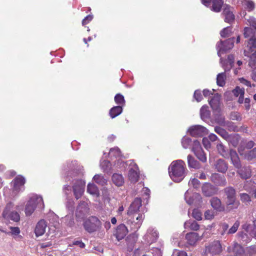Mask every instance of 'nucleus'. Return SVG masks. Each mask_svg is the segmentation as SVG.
Masks as SVG:
<instances>
[{"mask_svg": "<svg viewBox=\"0 0 256 256\" xmlns=\"http://www.w3.org/2000/svg\"><path fill=\"white\" fill-rule=\"evenodd\" d=\"M170 178L176 182L182 181L187 174L186 163L182 160H174L168 167Z\"/></svg>", "mask_w": 256, "mask_h": 256, "instance_id": "1", "label": "nucleus"}, {"mask_svg": "<svg viewBox=\"0 0 256 256\" xmlns=\"http://www.w3.org/2000/svg\"><path fill=\"white\" fill-rule=\"evenodd\" d=\"M36 207L42 209L44 208V204L43 199L40 196L32 194L28 201L25 207L26 216H30L34 212Z\"/></svg>", "mask_w": 256, "mask_h": 256, "instance_id": "2", "label": "nucleus"}, {"mask_svg": "<svg viewBox=\"0 0 256 256\" xmlns=\"http://www.w3.org/2000/svg\"><path fill=\"white\" fill-rule=\"evenodd\" d=\"M234 57L232 55L228 56V59L223 62L220 58L222 66L224 70V72L219 73L216 76V84L220 86H224L226 84V72L229 71L233 66Z\"/></svg>", "mask_w": 256, "mask_h": 256, "instance_id": "3", "label": "nucleus"}, {"mask_svg": "<svg viewBox=\"0 0 256 256\" xmlns=\"http://www.w3.org/2000/svg\"><path fill=\"white\" fill-rule=\"evenodd\" d=\"M83 226L87 232L93 233L101 230L102 224L98 217L90 216L84 220Z\"/></svg>", "mask_w": 256, "mask_h": 256, "instance_id": "4", "label": "nucleus"}, {"mask_svg": "<svg viewBox=\"0 0 256 256\" xmlns=\"http://www.w3.org/2000/svg\"><path fill=\"white\" fill-rule=\"evenodd\" d=\"M256 30L248 27H246L244 29V37L250 38L247 44L248 50H244L245 56H249L250 53L252 52V48H256Z\"/></svg>", "mask_w": 256, "mask_h": 256, "instance_id": "5", "label": "nucleus"}, {"mask_svg": "<svg viewBox=\"0 0 256 256\" xmlns=\"http://www.w3.org/2000/svg\"><path fill=\"white\" fill-rule=\"evenodd\" d=\"M128 179L130 183L135 184L138 180L140 178L138 167L133 160H128Z\"/></svg>", "mask_w": 256, "mask_h": 256, "instance_id": "6", "label": "nucleus"}, {"mask_svg": "<svg viewBox=\"0 0 256 256\" xmlns=\"http://www.w3.org/2000/svg\"><path fill=\"white\" fill-rule=\"evenodd\" d=\"M224 190L226 196L227 206L231 209H236L240 205V202L236 200L235 190L232 187L229 186L225 188Z\"/></svg>", "mask_w": 256, "mask_h": 256, "instance_id": "7", "label": "nucleus"}, {"mask_svg": "<svg viewBox=\"0 0 256 256\" xmlns=\"http://www.w3.org/2000/svg\"><path fill=\"white\" fill-rule=\"evenodd\" d=\"M127 224L130 226L131 230L137 231L140 227L144 218V215L143 214H134L128 216Z\"/></svg>", "mask_w": 256, "mask_h": 256, "instance_id": "8", "label": "nucleus"}, {"mask_svg": "<svg viewBox=\"0 0 256 256\" xmlns=\"http://www.w3.org/2000/svg\"><path fill=\"white\" fill-rule=\"evenodd\" d=\"M14 206V204L12 202L8 203L2 212V215L5 219L17 222L19 221L20 216L17 212L12 210Z\"/></svg>", "mask_w": 256, "mask_h": 256, "instance_id": "9", "label": "nucleus"}, {"mask_svg": "<svg viewBox=\"0 0 256 256\" xmlns=\"http://www.w3.org/2000/svg\"><path fill=\"white\" fill-rule=\"evenodd\" d=\"M86 182L82 179L74 178L72 180V188L75 198L78 200L84 192Z\"/></svg>", "mask_w": 256, "mask_h": 256, "instance_id": "10", "label": "nucleus"}, {"mask_svg": "<svg viewBox=\"0 0 256 256\" xmlns=\"http://www.w3.org/2000/svg\"><path fill=\"white\" fill-rule=\"evenodd\" d=\"M26 180L22 176H16L12 182V193L14 195H17L24 190V184Z\"/></svg>", "mask_w": 256, "mask_h": 256, "instance_id": "11", "label": "nucleus"}, {"mask_svg": "<svg viewBox=\"0 0 256 256\" xmlns=\"http://www.w3.org/2000/svg\"><path fill=\"white\" fill-rule=\"evenodd\" d=\"M90 212L89 202L88 201H80L76 208V216L78 220L83 219Z\"/></svg>", "mask_w": 256, "mask_h": 256, "instance_id": "12", "label": "nucleus"}, {"mask_svg": "<svg viewBox=\"0 0 256 256\" xmlns=\"http://www.w3.org/2000/svg\"><path fill=\"white\" fill-rule=\"evenodd\" d=\"M185 200L188 204L198 205L202 202V198L200 194L194 192L192 193L190 189L188 190L184 194Z\"/></svg>", "mask_w": 256, "mask_h": 256, "instance_id": "13", "label": "nucleus"}, {"mask_svg": "<svg viewBox=\"0 0 256 256\" xmlns=\"http://www.w3.org/2000/svg\"><path fill=\"white\" fill-rule=\"evenodd\" d=\"M234 38H229L225 41H220L216 44L218 54L221 56L222 54L226 52L234 46Z\"/></svg>", "mask_w": 256, "mask_h": 256, "instance_id": "14", "label": "nucleus"}, {"mask_svg": "<svg viewBox=\"0 0 256 256\" xmlns=\"http://www.w3.org/2000/svg\"><path fill=\"white\" fill-rule=\"evenodd\" d=\"M222 252V246L218 240H215L206 246L204 253L211 256L219 254Z\"/></svg>", "mask_w": 256, "mask_h": 256, "instance_id": "15", "label": "nucleus"}, {"mask_svg": "<svg viewBox=\"0 0 256 256\" xmlns=\"http://www.w3.org/2000/svg\"><path fill=\"white\" fill-rule=\"evenodd\" d=\"M201 2L204 6L210 8L212 11L216 12H220L224 4L222 0H201Z\"/></svg>", "mask_w": 256, "mask_h": 256, "instance_id": "16", "label": "nucleus"}, {"mask_svg": "<svg viewBox=\"0 0 256 256\" xmlns=\"http://www.w3.org/2000/svg\"><path fill=\"white\" fill-rule=\"evenodd\" d=\"M189 134L194 137L202 136L208 133V130L201 125L190 126L188 130Z\"/></svg>", "mask_w": 256, "mask_h": 256, "instance_id": "17", "label": "nucleus"}, {"mask_svg": "<svg viewBox=\"0 0 256 256\" xmlns=\"http://www.w3.org/2000/svg\"><path fill=\"white\" fill-rule=\"evenodd\" d=\"M158 238V232L157 230L152 227H150L146 234L144 236V240L148 244L155 242Z\"/></svg>", "mask_w": 256, "mask_h": 256, "instance_id": "18", "label": "nucleus"}, {"mask_svg": "<svg viewBox=\"0 0 256 256\" xmlns=\"http://www.w3.org/2000/svg\"><path fill=\"white\" fill-rule=\"evenodd\" d=\"M47 227V222L44 220H39L34 228V234L36 237L42 236L45 232Z\"/></svg>", "mask_w": 256, "mask_h": 256, "instance_id": "19", "label": "nucleus"}, {"mask_svg": "<svg viewBox=\"0 0 256 256\" xmlns=\"http://www.w3.org/2000/svg\"><path fill=\"white\" fill-rule=\"evenodd\" d=\"M128 232L127 227L124 224H120L116 228L114 236L118 240L123 239Z\"/></svg>", "mask_w": 256, "mask_h": 256, "instance_id": "20", "label": "nucleus"}, {"mask_svg": "<svg viewBox=\"0 0 256 256\" xmlns=\"http://www.w3.org/2000/svg\"><path fill=\"white\" fill-rule=\"evenodd\" d=\"M202 189L203 194L206 196H210L218 192V188L209 183L204 184Z\"/></svg>", "mask_w": 256, "mask_h": 256, "instance_id": "21", "label": "nucleus"}, {"mask_svg": "<svg viewBox=\"0 0 256 256\" xmlns=\"http://www.w3.org/2000/svg\"><path fill=\"white\" fill-rule=\"evenodd\" d=\"M232 8L228 5L224 6L222 14L224 16V21L230 23L234 20V15L233 14Z\"/></svg>", "mask_w": 256, "mask_h": 256, "instance_id": "22", "label": "nucleus"}, {"mask_svg": "<svg viewBox=\"0 0 256 256\" xmlns=\"http://www.w3.org/2000/svg\"><path fill=\"white\" fill-rule=\"evenodd\" d=\"M142 206V200L140 198H136L132 203L128 211V216L137 214L140 208Z\"/></svg>", "mask_w": 256, "mask_h": 256, "instance_id": "23", "label": "nucleus"}, {"mask_svg": "<svg viewBox=\"0 0 256 256\" xmlns=\"http://www.w3.org/2000/svg\"><path fill=\"white\" fill-rule=\"evenodd\" d=\"M221 96L218 94H215L212 96V98L209 100V104L214 111H218L220 110V102Z\"/></svg>", "mask_w": 256, "mask_h": 256, "instance_id": "24", "label": "nucleus"}, {"mask_svg": "<svg viewBox=\"0 0 256 256\" xmlns=\"http://www.w3.org/2000/svg\"><path fill=\"white\" fill-rule=\"evenodd\" d=\"M214 120L216 123L222 126H228L230 124V122L225 120V118L222 115L220 110H219V112L214 111Z\"/></svg>", "mask_w": 256, "mask_h": 256, "instance_id": "25", "label": "nucleus"}, {"mask_svg": "<svg viewBox=\"0 0 256 256\" xmlns=\"http://www.w3.org/2000/svg\"><path fill=\"white\" fill-rule=\"evenodd\" d=\"M186 238L189 244L193 246L195 244L198 240H200L202 238L198 233L191 232L186 234Z\"/></svg>", "mask_w": 256, "mask_h": 256, "instance_id": "26", "label": "nucleus"}, {"mask_svg": "<svg viewBox=\"0 0 256 256\" xmlns=\"http://www.w3.org/2000/svg\"><path fill=\"white\" fill-rule=\"evenodd\" d=\"M248 65L253 69L252 78L254 81L256 82V50L250 56Z\"/></svg>", "mask_w": 256, "mask_h": 256, "instance_id": "27", "label": "nucleus"}, {"mask_svg": "<svg viewBox=\"0 0 256 256\" xmlns=\"http://www.w3.org/2000/svg\"><path fill=\"white\" fill-rule=\"evenodd\" d=\"M229 155L230 156L232 163L236 168H239L241 166V164L238 154L235 150H230Z\"/></svg>", "mask_w": 256, "mask_h": 256, "instance_id": "28", "label": "nucleus"}, {"mask_svg": "<svg viewBox=\"0 0 256 256\" xmlns=\"http://www.w3.org/2000/svg\"><path fill=\"white\" fill-rule=\"evenodd\" d=\"M240 177L242 179H248L252 176V170L250 166H244L238 171Z\"/></svg>", "mask_w": 256, "mask_h": 256, "instance_id": "29", "label": "nucleus"}, {"mask_svg": "<svg viewBox=\"0 0 256 256\" xmlns=\"http://www.w3.org/2000/svg\"><path fill=\"white\" fill-rule=\"evenodd\" d=\"M242 147L238 148V152L241 156H244V158L248 160H251L256 158V148L252 150H249L248 152H244Z\"/></svg>", "mask_w": 256, "mask_h": 256, "instance_id": "30", "label": "nucleus"}, {"mask_svg": "<svg viewBox=\"0 0 256 256\" xmlns=\"http://www.w3.org/2000/svg\"><path fill=\"white\" fill-rule=\"evenodd\" d=\"M127 166L128 167V161L124 162L121 158H119L115 162L112 168L114 170L124 171Z\"/></svg>", "mask_w": 256, "mask_h": 256, "instance_id": "31", "label": "nucleus"}, {"mask_svg": "<svg viewBox=\"0 0 256 256\" xmlns=\"http://www.w3.org/2000/svg\"><path fill=\"white\" fill-rule=\"evenodd\" d=\"M210 202L212 206L217 211L222 212L224 210V207L222 204L221 200L217 197L212 198Z\"/></svg>", "mask_w": 256, "mask_h": 256, "instance_id": "32", "label": "nucleus"}, {"mask_svg": "<svg viewBox=\"0 0 256 256\" xmlns=\"http://www.w3.org/2000/svg\"><path fill=\"white\" fill-rule=\"evenodd\" d=\"M112 182L117 186H122L124 182V176L122 174L114 173L112 177Z\"/></svg>", "mask_w": 256, "mask_h": 256, "instance_id": "33", "label": "nucleus"}, {"mask_svg": "<svg viewBox=\"0 0 256 256\" xmlns=\"http://www.w3.org/2000/svg\"><path fill=\"white\" fill-rule=\"evenodd\" d=\"M211 180L216 184L219 186H225L226 184V180L224 176H222L219 174H214L212 175Z\"/></svg>", "mask_w": 256, "mask_h": 256, "instance_id": "34", "label": "nucleus"}, {"mask_svg": "<svg viewBox=\"0 0 256 256\" xmlns=\"http://www.w3.org/2000/svg\"><path fill=\"white\" fill-rule=\"evenodd\" d=\"M215 168L219 172L224 173L228 170V164L224 162V160L219 159L215 164Z\"/></svg>", "mask_w": 256, "mask_h": 256, "instance_id": "35", "label": "nucleus"}, {"mask_svg": "<svg viewBox=\"0 0 256 256\" xmlns=\"http://www.w3.org/2000/svg\"><path fill=\"white\" fill-rule=\"evenodd\" d=\"M87 192L96 197L98 196L100 194L98 187L94 184L89 183L88 184Z\"/></svg>", "mask_w": 256, "mask_h": 256, "instance_id": "36", "label": "nucleus"}, {"mask_svg": "<svg viewBox=\"0 0 256 256\" xmlns=\"http://www.w3.org/2000/svg\"><path fill=\"white\" fill-rule=\"evenodd\" d=\"M200 115L201 118L205 121L209 118L210 116V112L207 106H203L200 110Z\"/></svg>", "mask_w": 256, "mask_h": 256, "instance_id": "37", "label": "nucleus"}, {"mask_svg": "<svg viewBox=\"0 0 256 256\" xmlns=\"http://www.w3.org/2000/svg\"><path fill=\"white\" fill-rule=\"evenodd\" d=\"M185 229H190L193 230H198L200 228L199 224L195 221L188 220L184 222Z\"/></svg>", "mask_w": 256, "mask_h": 256, "instance_id": "38", "label": "nucleus"}, {"mask_svg": "<svg viewBox=\"0 0 256 256\" xmlns=\"http://www.w3.org/2000/svg\"><path fill=\"white\" fill-rule=\"evenodd\" d=\"M122 112V106H115L112 108L110 110V116L114 118L119 116Z\"/></svg>", "mask_w": 256, "mask_h": 256, "instance_id": "39", "label": "nucleus"}, {"mask_svg": "<svg viewBox=\"0 0 256 256\" xmlns=\"http://www.w3.org/2000/svg\"><path fill=\"white\" fill-rule=\"evenodd\" d=\"M188 164L190 168L197 169L200 167L199 162L190 154L188 156Z\"/></svg>", "mask_w": 256, "mask_h": 256, "instance_id": "40", "label": "nucleus"}, {"mask_svg": "<svg viewBox=\"0 0 256 256\" xmlns=\"http://www.w3.org/2000/svg\"><path fill=\"white\" fill-rule=\"evenodd\" d=\"M214 131L226 140H230V135L228 134L226 130L218 126H216L214 128Z\"/></svg>", "mask_w": 256, "mask_h": 256, "instance_id": "41", "label": "nucleus"}, {"mask_svg": "<svg viewBox=\"0 0 256 256\" xmlns=\"http://www.w3.org/2000/svg\"><path fill=\"white\" fill-rule=\"evenodd\" d=\"M216 148L218 153L223 157L227 158L228 156L229 153L226 148L222 144V142L218 144Z\"/></svg>", "mask_w": 256, "mask_h": 256, "instance_id": "42", "label": "nucleus"}, {"mask_svg": "<svg viewBox=\"0 0 256 256\" xmlns=\"http://www.w3.org/2000/svg\"><path fill=\"white\" fill-rule=\"evenodd\" d=\"M242 6L248 11H252L255 8L254 2L250 0H242Z\"/></svg>", "mask_w": 256, "mask_h": 256, "instance_id": "43", "label": "nucleus"}, {"mask_svg": "<svg viewBox=\"0 0 256 256\" xmlns=\"http://www.w3.org/2000/svg\"><path fill=\"white\" fill-rule=\"evenodd\" d=\"M62 222L69 226H72L74 224V219L72 214H68L62 218Z\"/></svg>", "mask_w": 256, "mask_h": 256, "instance_id": "44", "label": "nucleus"}, {"mask_svg": "<svg viewBox=\"0 0 256 256\" xmlns=\"http://www.w3.org/2000/svg\"><path fill=\"white\" fill-rule=\"evenodd\" d=\"M93 180L96 183L101 186H104L107 182V180L102 174H96L94 176Z\"/></svg>", "mask_w": 256, "mask_h": 256, "instance_id": "45", "label": "nucleus"}, {"mask_svg": "<svg viewBox=\"0 0 256 256\" xmlns=\"http://www.w3.org/2000/svg\"><path fill=\"white\" fill-rule=\"evenodd\" d=\"M142 256H162V252L160 248H154Z\"/></svg>", "mask_w": 256, "mask_h": 256, "instance_id": "46", "label": "nucleus"}, {"mask_svg": "<svg viewBox=\"0 0 256 256\" xmlns=\"http://www.w3.org/2000/svg\"><path fill=\"white\" fill-rule=\"evenodd\" d=\"M108 155L111 157L119 158L121 156V152L118 147H114L110 150Z\"/></svg>", "mask_w": 256, "mask_h": 256, "instance_id": "47", "label": "nucleus"}, {"mask_svg": "<svg viewBox=\"0 0 256 256\" xmlns=\"http://www.w3.org/2000/svg\"><path fill=\"white\" fill-rule=\"evenodd\" d=\"M194 154L202 162H204L206 161V156L202 149L196 151L194 152Z\"/></svg>", "mask_w": 256, "mask_h": 256, "instance_id": "48", "label": "nucleus"}, {"mask_svg": "<svg viewBox=\"0 0 256 256\" xmlns=\"http://www.w3.org/2000/svg\"><path fill=\"white\" fill-rule=\"evenodd\" d=\"M115 102L122 107L125 104V100L122 95L120 94H116L114 96Z\"/></svg>", "mask_w": 256, "mask_h": 256, "instance_id": "49", "label": "nucleus"}, {"mask_svg": "<svg viewBox=\"0 0 256 256\" xmlns=\"http://www.w3.org/2000/svg\"><path fill=\"white\" fill-rule=\"evenodd\" d=\"M181 143L182 146L186 149L190 148L192 143V140L187 136H184L182 139Z\"/></svg>", "mask_w": 256, "mask_h": 256, "instance_id": "50", "label": "nucleus"}, {"mask_svg": "<svg viewBox=\"0 0 256 256\" xmlns=\"http://www.w3.org/2000/svg\"><path fill=\"white\" fill-rule=\"evenodd\" d=\"M10 232H6L5 231L2 230V231L4 232H6L8 234H10L12 236H14V238H16L20 233V230L18 227H10Z\"/></svg>", "mask_w": 256, "mask_h": 256, "instance_id": "51", "label": "nucleus"}, {"mask_svg": "<svg viewBox=\"0 0 256 256\" xmlns=\"http://www.w3.org/2000/svg\"><path fill=\"white\" fill-rule=\"evenodd\" d=\"M100 166L104 172L108 171L112 168L110 162L107 160L102 161L100 163Z\"/></svg>", "mask_w": 256, "mask_h": 256, "instance_id": "52", "label": "nucleus"}, {"mask_svg": "<svg viewBox=\"0 0 256 256\" xmlns=\"http://www.w3.org/2000/svg\"><path fill=\"white\" fill-rule=\"evenodd\" d=\"M200 181L195 178H191L189 182L188 185L190 187H193L194 188H197L200 186Z\"/></svg>", "mask_w": 256, "mask_h": 256, "instance_id": "53", "label": "nucleus"}, {"mask_svg": "<svg viewBox=\"0 0 256 256\" xmlns=\"http://www.w3.org/2000/svg\"><path fill=\"white\" fill-rule=\"evenodd\" d=\"M240 200L242 202L247 204L251 202V198L250 196L246 193H241L240 194Z\"/></svg>", "mask_w": 256, "mask_h": 256, "instance_id": "54", "label": "nucleus"}, {"mask_svg": "<svg viewBox=\"0 0 256 256\" xmlns=\"http://www.w3.org/2000/svg\"><path fill=\"white\" fill-rule=\"evenodd\" d=\"M230 140H226L232 144L234 146H236L238 143V135H230Z\"/></svg>", "mask_w": 256, "mask_h": 256, "instance_id": "55", "label": "nucleus"}, {"mask_svg": "<svg viewBox=\"0 0 256 256\" xmlns=\"http://www.w3.org/2000/svg\"><path fill=\"white\" fill-rule=\"evenodd\" d=\"M230 118L232 120L237 121H240L242 119L241 114L238 112H231Z\"/></svg>", "mask_w": 256, "mask_h": 256, "instance_id": "56", "label": "nucleus"}, {"mask_svg": "<svg viewBox=\"0 0 256 256\" xmlns=\"http://www.w3.org/2000/svg\"><path fill=\"white\" fill-rule=\"evenodd\" d=\"M253 186V182H252L251 181H246L244 182V185L243 186V188L240 189V188H239L240 190H244L247 192H250Z\"/></svg>", "mask_w": 256, "mask_h": 256, "instance_id": "57", "label": "nucleus"}, {"mask_svg": "<svg viewBox=\"0 0 256 256\" xmlns=\"http://www.w3.org/2000/svg\"><path fill=\"white\" fill-rule=\"evenodd\" d=\"M240 224V222L239 221L236 220L232 226L231 228H230L228 231V234H232L235 233L239 227Z\"/></svg>", "mask_w": 256, "mask_h": 256, "instance_id": "58", "label": "nucleus"}, {"mask_svg": "<svg viewBox=\"0 0 256 256\" xmlns=\"http://www.w3.org/2000/svg\"><path fill=\"white\" fill-rule=\"evenodd\" d=\"M192 216L197 220H200L202 219V214L201 212L197 210L194 209L192 212Z\"/></svg>", "mask_w": 256, "mask_h": 256, "instance_id": "59", "label": "nucleus"}, {"mask_svg": "<svg viewBox=\"0 0 256 256\" xmlns=\"http://www.w3.org/2000/svg\"><path fill=\"white\" fill-rule=\"evenodd\" d=\"M202 149L200 142L197 140H195L193 142L192 151L194 152L196 151Z\"/></svg>", "mask_w": 256, "mask_h": 256, "instance_id": "60", "label": "nucleus"}, {"mask_svg": "<svg viewBox=\"0 0 256 256\" xmlns=\"http://www.w3.org/2000/svg\"><path fill=\"white\" fill-rule=\"evenodd\" d=\"M232 92L234 96H238L240 95H244V88H241L238 86L236 87L235 89L232 90Z\"/></svg>", "mask_w": 256, "mask_h": 256, "instance_id": "61", "label": "nucleus"}, {"mask_svg": "<svg viewBox=\"0 0 256 256\" xmlns=\"http://www.w3.org/2000/svg\"><path fill=\"white\" fill-rule=\"evenodd\" d=\"M231 28L230 27H226V28H224L221 32H220V36L222 38H226L229 36L230 32H231Z\"/></svg>", "mask_w": 256, "mask_h": 256, "instance_id": "62", "label": "nucleus"}, {"mask_svg": "<svg viewBox=\"0 0 256 256\" xmlns=\"http://www.w3.org/2000/svg\"><path fill=\"white\" fill-rule=\"evenodd\" d=\"M238 237L241 238L242 240L246 243L250 240V237H248V235L244 232L238 233Z\"/></svg>", "mask_w": 256, "mask_h": 256, "instance_id": "63", "label": "nucleus"}, {"mask_svg": "<svg viewBox=\"0 0 256 256\" xmlns=\"http://www.w3.org/2000/svg\"><path fill=\"white\" fill-rule=\"evenodd\" d=\"M214 212L208 210L204 212V217L206 220H212L214 218Z\"/></svg>", "mask_w": 256, "mask_h": 256, "instance_id": "64", "label": "nucleus"}]
</instances>
